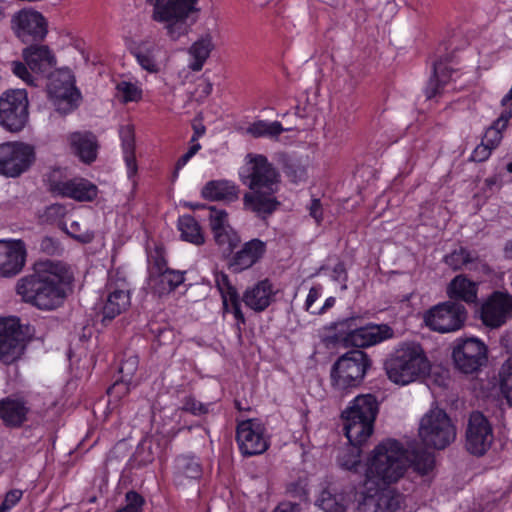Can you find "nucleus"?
<instances>
[{
  "label": "nucleus",
  "mask_w": 512,
  "mask_h": 512,
  "mask_svg": "<svg viewBox=\"0 0 512 512\" xmlns=\"http://www.w3.org/2000/svg\"><path fill=\"white\" fill-rule=\"evenodd\" d=\"M378 413V402L371 394L356 396L342 411L343 430L351 446L341 451L338 461L348 470L362 469L363 489L353 494L358 512H396L406 509L411 501L394 489L381 487L399 481L411 465L418 474L427 475L434 468V455L430 452L410 453L394 439L380 442L371 451L366 462L360 464L359 446L372 435Z\"/></svg>",
  "instance_id": "nucleus-1"
},
{
  "label": "nucleus",
  "mask_w": 512,
  "mask_h": 512,
  "mask_svg": "<svg viewBox=\"0 0 512 512\" xmlns=\"http://www.w3.org/2000/svg\"><path fill=\"white\" fill-rule=\"evenodd\" d=\"M72 279L65 264L42 261L35 265L33 274L17 281L16 292L24 302L40 310H54L64 303Z\"/></svg>",
  "instance_id": "nucleus-2"
},
{
  "label": "nucleus",
  "mask_w": 512,
  "mask_h": 512,
  "mask_svg": "<svg viewBox=\"0 0 512 512\" xmlns=\"http://www.w3.org/2000/svg\"><path fill=\"white\" fill-rule=\"evenodd\" d=\"M239 176L243 184L252 190L243 197L246 210L265 216L277 209L280 204L276 198L281 182L280 174L266 156L247 154Z\"/></svg>",
  "instance_id": "nucleus-3"
},
{
  "label": "nucleus",
  "mask_w": 512,
  "mask_h": 512,
  "mask_svg": "<svg viewBox=\"0 0 512 512\" xmlns=\"http://www.w3.org/2000/svg\"><path fill=\"white\" fill-rule=\"evenodd\" d=\"M384 368L390 381L405 386L427 377L432 364L420 343L406 341L389 355Z\"/></svg>",
  "instance_id": "nucleus-4"
},
{
  "label": "nucleus",
  "mask_w": 512,
  "mask_h": 512,
  "mask_svg": "<svg viewBox=\"0 0 512 512\" xmlns=\"http://www.w3.org/2000/svg\"><path fill=\"white\" fill-rule=\"evenodd\" d=\"M153 6L152 19L163 25L166 36L178 41L198 20V0H146Z\"/></svg>",
  "instance_id": "nucleus-5"
},
{
  "label": "nucleus",
  "mask_w": 512,
  "mask_h": 512,
  "mask_svg": "<svg viewBox=\"0 0 512 512\" xmlns=\"http://www.w3.org/2000/svg\"><path fill=\"white\" fill-rule=\"evenodd\" d=\"M24 63L13 61L11 69L15 76L30 86H38L40 79L53 73L57 64L53 51L46 45L34 44L22 51Z\"/></svg>",
  "instance_id": "nucleus-6"
},
{
  "label": "nucleus",
  "mask_w": 512,
  "mask_h": 512,
  "mask_svg": "<svg viewBox=\"0 0 512 512\" xmlns=\"http://www.w3.org/2000/svg\"><path fill=\"white\" fill-rule=\"evenodd\" d=\"M371 359L361 350H352L339 357L331 369V384L334 390L347 393L364 380Z\"/></svg>",
  "instance_id": "nucleus-7"
},
{
  "label": "nucleus",
  "mask_w": 512,
  "mask_h": 512,
  "mask_svg": "<svg viewBox=\"0 0 512 512\" xmlns=\"http://www.w3.org/2000/svg\"><path fill=\"white\" fill-rule=\"evenodd\" d=\"M418 436L426 447L444 449L455 440L456 429L447 413L436 407L421 417Z\"/></svg>",
  "instance_id": "nucleus-8"
},
{
  "label": "nucleus",
  "mask_w": 512,
  "mask_h": 512,
  "mask_svg": "<svg viewBox=\"0 0 512 512\" xmlns=\"http://www.w3.org/2000/svg\"><path fill=\"white\" fill-rule=\"evenodd\" d=\"M48 100L60 114H69L80 104L81 93L75 85V77L68 68L53 71L46 86Z\"/></svg>",
  "instance_id": "nucleus-9"
},
{
  "label": "nucleus",
  "mask_w": 512,
  "mask_h": 512,
  "mask_svg": "<svg viewBox=\"0 0 512 512\" xmlns=\"http://www.w3.org/2000/svg\"><path fill=\"white\" fill-rule=\"evenodd\" d=\"M36 160L32 144L11 141L0 144V175L16 178L27 172Z\"/></svg>",
  "instance_id": "nucleus-10"
},
{
  "label": "nucleus",
  "mask_w": 512,
  "mask_h": 512,
  "mask_svg": "<svg viewBox=\"0 0 512 512\" xmlns=\"http://www.w3.org/2000/svg\"><path fill=\"white\" fill-rule=\"evenodd\" d=\"M28 97L24 89L10 90L0 97V125L10 131H21L28 122Z\"/></svg>",
  "instance_id": "nucleus-11"
},
{
  "label": "nucleus",
  "mask_w": 512,
  "mask_h": 512,
  "mask_svg": "<svg viewBox=\"0 0 512 512\" xmlns=\"http://www.w3.org/2000/svg\"><path fill=\"white\" fill-rule=\"evenodd\" d=\"M466 317L467 312L463 305L446 301L429 309L424 314V322L433 331L449 333L460 330Z\"/></svg>",
  "instance_id": "nucleus-12"
},
{
  "label": "nucleus",
  "mask_w": 512,
  "mask_h": 512,
  "mask_svg": "<svg viewBox=\"0 0 512 512\" xmlns=\"http://www.w3.org/2000/svg\"><path fill=\"white\" fill-rule=\"evenodd\" d=\"M452 358L460 372L472 374L486 363L487 347L476 337L459 338L455 341Z\"/></svg>",
  "instance_id": "nucleus-13"
},
{
  "label": "nucleus",
  "mask_w": 512,
  "mask_h": 512,
  "mask_svg": "<svg viewBox=\"0 0 512 512\" xmlns=\"http://www.w3.org/2000/svg\"><path fill=\"white\" fill-rule=\"evenodd\" d=\"M25 350V333L20 319L15 316L0 318V361L12 363Z\"/></svg>",
  "instance_id": "nucleus-14"
},
{
  "label": "nucleus",
  "mask_w": 512,
  "mask_h": 512,
  "mask_svg": "<svg viewBox=\"0 0 512 512\" xmlns=\"http://www.w3.org/2000/svg\"><path fill=\"white\" fill-rule=\"evenodd\" d=\"M58 171L53 172L48 178L49 190L61 197L70 198L77 202H91L98 195L95 184L82 177L72 179H57Z\"/></svg>",
  "instance_id": "nucleus-15"
},
{
  "label": "nucleus",
  "mask_w": 512,
  "mask_h": 512,
  "mask_svg": "<svg viewBox=\"0 0 512 512\" xmlns=\"http://www.w3.org/2000/svg\"><path fill=\"white\" fill-rule=\"evenodd\" d=\"M236 440L244 456L262 454L269 447L264 425L257 419H248L239 423Z\"/></svg>",
  "instance_id": "nucleus-16"
},
{
  "label": "nucleus",
  "mask_w": 512,
  "mask_h": 512,
  "mask_svg": "<svg viewBox=\"0 0 512 512\" xmlns=\"http://www.w3.org/2000/svg\"><path fill=\"white\" fill-rule=\"evenodd\" d=\"M494 439L493 430L488 419L480 412H473L469 417L466 431V448L476 456L484 455Z\"/></svg>",
  "instance_id": "nucleus-17"
},
{
  "label": "nucleus",
  "mask_w": 512,
  "mask_h": 512,
  "mask_svg": "<svg viewBox=\"0 0 512 512\" xmlns=\"http://www.w3.org/2000/svg\"><path fill=\"white\" fill-rule=\"evenodd\" d=\"M11 27L22 42L43 39L47 34L46 19L40 12L33 9H22L15 13L11 20Z\"/></svg>",
  "instance_id": "nucleus-18"
},
{
  "label": "nucleus",
  "mask_w": 512,
  "mask_h": 512,
  "mask_svg": "<svg viewBox=\"0 0 512 512\" xmlns=\"http://www.w3.org/2000/svg\"><path fill=\"white\" fill-rule=\"evenodd\" d=\"M27 258L25 243L20 239L0 240V277L11 278L24 268Z\"/></svg>",
  "instance_id": "nucleus-19"
},
{
  "label": "nucleus",
  "mask_w": 512,
  "mask_h": 512,
  "mask_svg": "<svg viewBox=\"0 0 512 512\" xmlns=\"http://www.w3.org/2000/svg\"><path fill=\"white\" fill-rule=\"evenodd\" d=\"M512 316V296L505 292H494L481 307V319L491 328L504 324Z\"/></svg>",
  "instance_id": "nucleus-20"
},
{
  "label": "nucleus",
  "mask_w": 512,
  "mask_h": 512,
  "mask_svg": "<svg viewBox=\"0 0 512 512\" xmlns=\"http://www.w3.org/2000/svg\"><path fill=\"white\" fill-rule=\"evenodd\" d=\"M394 337V330L388 324L368 323L346 334L345 342L357 348H368Z\"/></svg>",
  "instance_id": "nucleus-21"
},
{
  "label": "nucleus",
  "mask_w": 512,
  "mask_h": 512,
  "mask_svg": "<svg viewBox=\"0 0 512 512\" xmlns=\"http://www.w3.org/2000/svg\"><path fill=\"white\" fill-rule=\"evenodd\" d=\"M106 289L107 298L102 312L104 319L112 320L130 306V288L125 279L113 281L110 277L107 282Z\"/></svg>",
  "instance_id": "nucleus-22"
},
{
  "label": "nucleus",
  "mask_w": 512,
  "mask_h": 512,
  "mask_svg": "<svg viewBox=\"0 0 512 512\" xmlns=\"http://www.w3.org/2000/svg\"><path fill=\"white\" fill-rule=\"evenodd\" d=\"M266 243L252 239L243 244L228 260V267L234 273H240L255 265L265 254Z\"/></svg>",
  "instance_id": "nucleus-23"
},
{
  "label": "nucleus",
  "mask_w": 512,
  "mask_h": 512,
  "mask_svg": "<svg viewBox=\"0 0 512 512\" xmlns=\"http://www.w3.org/2000/svg\"><path fill=\"white\" fill-rule=\"evenodd\" d=\"M277 292L269 279H263L248 287L243 293L242 300L254 312H263L274 302Z\"/></svg>",
  "instance_id": "nucleus-24"
},
{
  "label": "nucleus",
  "mask_w": 512,
  "mask_h": 512,
  "mask_svg": "<svg viewBox=\"0 0 512 512\" xmlns=\"http://www.w3.org/2000/svg\"><path fill=\"white\" fill-rule=\"evenodd\" d=\"M215 283L222 298L223 312L231 313L238 325L245 324V316L241 309L239 294L230 283L228 275L223 272L216 273Z\"/></svg>",
  "instance_id": "nucleus-25"
},
{
  "label": "nucleus",
  "mask_w": 512,
  "mask_h": 512,
  "mask_svg": "<svg viewBox=\"0 0 512 512\" xmlns=\"http://www.w3.org/2000/svg\"><path fill=\"white\" fill-rule=\"evenodd\" d=\"M71 151L85 164L93 163L98 155L97 137L88 131H76L67 136Z\"/></svg>",
  "instance_id": "nucleus-26"
},
{
  "label": "nucleus",
  "mask_w": 512,
  "mask_h": 512,
  "mask_svg": "<svg viewBox=\"0 0 512 512\" xmlns=\"http://www.w3.org/2000/svg\"><path fill=\"white\" fill-rule=\"evenodd\" d=\"M118 134L121 142L123 160L125 162L127 177L133 183L138 172L136 161L135 126L132 123H125L119 126Z\"/></svg>",
  "instance_id": "nucleus-27"
},
{
  "label": "nucleus",
  "mask_w": 512,
  "mask_h": 512,
  "mask_svg": "<svg viewBox=\"0 0 512 512\" xmlns=\"http://www.w3.org/2000/svg\"><path fill=\"white\" fill-rule=\"evenodd\" d=\"M213 37L210 33L201 35L187 49L188 68L193 72H200L212 51L214 50Z\"/></svg>",
  "instance_id": "nucleus-28"
},
{
  "label": "nucleus",
  "mask_w": 512,
  "mask_h": 512,
  "mask_svg": "<svg viewBox=\"0 0 512 512\" xmlns=\"http://www.w3.org/2000/svg\"><path fill=\"white\" fill-rule=\"evenodd\" d=\"M335 488L328 486L323 489L316 501V505L324 512H351L354 509L352 491L344 494H336Z\"/></svg>",
  "instance_id": "nucleus-29"
},
{
  "label": "nucleus",
  "mask_w": 512,
  "mask_h": 512,
  "mask_svg": "<svg viewBox=\"0 0 512 512\" xmlns=\"http://www.w3.org/2000/svg\"><path fill=\"white\" fill-rule=\"evenodd\" d=\"M238 193V186L226 179L208 181L201 189L202 198L209 201L232 202L238 198Z\"/></svg>",
  "instance_id": "nucleus-30"
},
{
  "label": "nucleus",
  "mask_w": 512,
  "mask_h": 512,
  "mask_svg": "<svg viewBox=\"0 0 512 512\" xmlns=\"http://www.w3.org/2000/svg\"><path fill=\"white\" fill-rule=\"evenodd\" d=\"M478 284L464 275H457L447 287V295L451 299L461 300L468 304L477 301Z\"/></svg>",
  "instance_id": "nucleus-31"
},
{
  "label": "nucleus",
  "mask_w": 512,
  "mask_h": 512,
  "mask_svg": "<svg viewBox=\"0 0 512 512\" xmlns=\"http://www.w3.org/2000/svg\"><path fill=\"white\" fill-rule=\"evenodd\" d=\"M28 408L19 399L7 398L0 401V418L8 426H19L25 419Z\"/></svg>",
  "instance_id": "nucleus-32"
},
{
  "label": "nucleus",
  "mask_w": 512,
  "mask_h": 512,
  "mask_svg": "<svg viewBox=\"0 0 512 512\" xmlns=\"http://www.w3.org/2000/svg\"><path fill=\"white\" fill-rule=\"evenodd\" d=\"M160 47L155 44H142L133 51V56L142 70L150 74H157L161 70L158 59Z\"/></svg>",
  "instance_id": "nucleus-33"
},
{
  "label": "nucleus",
  "mask_w": 512,
  "mask_h": 512,
  "mask_svg": "<svg viewBox=\"0 0 512 512\" xmlns=\"http://www.w3.org/2000/svg\"><path fill=\"white\" fill-rule=\"evenodd\" d=\"M115 90L117 99L123 104L138 103L144 95L142 84L133 78L120 80L117 82Z\"/></svg>",
  "instance_id": "nucleus-34"
},
{
  "label": "nucleus",
  "mask_w": 512,
  "mask_h": 512,
  "mask_svg": "<svg viewBox=\"0 0 512 512\" xmlns=\"http://www.w3.org/2000/svg\"><path fill=\"white\" fill-rule=\"evenodd\" d=\"M279 121L256 120L246 128V134L254 138L277 139L282 132L289 131Z\"/></svg>",
  "instance_id": "nucleus-35"
},
{
  "label": "nucleus",
  "mask_w": 512,
  "mask_h": 512,
  "mask_svg": "<svg viewBox=\"0 0 512 512\" xmlns=\"http://www.w3.org/2000/svg\"><path fill=\"white\" fill-rule=\"evenodd\" d=\"M178 230L184 241L195 245L204 243V236L198 222L191 215H183L178 219Z\"/></svg>",
  "instance_id": "nucleus-36"
},
{
  "label": "nucleus",
  "mask_w": 512,
  "mask_h": 512,
  "mask_svg": "<svg viewBox=\"0 0 512 512\" xmlns=\"http://www.w3.org/2000/svg\"><path fill=\"white\" fill-rule=\"evenodd\" d=\"M152 278L159 285L157 289L159 294L169 293L173 291L185 280L183 272L171 270L168 268H166L165 270L159 268V274L157 275V277L152 276Z\"/></svg>",
  "instance_id": "nucleus-37"
},
{
  "label": "nucleus",
  "mask_w": 512,
  "mask_h": 512,
  "mask_svg": "<svg viewBox=\"0 0 512 512\" xmlns=\"http://www.w3.org/2000/svg\"><path fill=\"white\" fill-rule=\"evenodd\" d=\"M138 367V359L135 356L127 358L120 366L121 379L117 381L113 387L109 390L110 393L120 392L122 390H128L132 384V377L135 374Z\"/></svg>",
  "instance_id": "nucleus-38"
},
{
  "label": "nucleus",
  "mask_w": 512,
  "mask_h": 512,
  "mask_svg": "<svg viewBox=\"0 0 512 512\" xmlns=\"http://www.w3.org/2000/svg\"><path fill=\"white\" fill-rule=\"evenodd\" d=\"M177 475L188 479H198L202 474V468L198 459L194 456H180L176 459Z\"/></svg>",
  "instance_id": "nucleus-39"
},
{
  "label": "nucleus",
  "mask_w": 512,
  "mask_h": 512,
  "mask_svg": "<svg viewBox=\"0 0 512 512\" xmlns=\"http://www.w3.org/2000/svg\"><path fill=\"white\" fill-rule=\"evenodd\" d=\"M499 387L503 398L512 407V357L508 358L500 368Z\"/></svg>",
  "instance_id": "nucleus-40"
},
{
  "label": "nucleus",
  "mask_w": 512,
  "mask_h": 512,
  "mask_svg": "<svg viewBox=\"0 0 512 512\" xmlns=\"http://www.w3.org/2000/svg\"><path fill=\"white\" fill-rule=\"evenodd\" d=\"M213 235L217 245L224 251H232L240 242L239 235L231 226L220 229Z\"/></svg>",
  "instance_id": "nucleus-41"
},
{
  "label": "nucleus",
  "mask_w": 512,
  "mask_h": 512,
  "mask_svg": "<svg viewBox=\"0 0 512 512\" xmlns=\"http://www.w3.org/2000/svg\"><path fill=\"white\" fill-rule=\"evenodd\" d=\"M472 260L470 252L463 247L455 249L444 257V262L453 270L461 269L464 265L472 262Z\"/></svg>",
  "instance_id": "nucleus-42"
},
{
  "label": "nucleus",
  "mask_w": 512,
  "mask_h": 512,
  "mask_svg": "<svg viewBox=\"0 0 512 512\" xmlns=\"http://www.w3.org/2000/svg\"><path fill=\"white\" fill-rule=\"evenodd\" d=\"M286 176L294 183H299L307 178V168L299 161H290L284 167Z\"/></svg>",
  "instance_id": "nucleus-43"
},
{
  "label": "nucleus",
  "mask_w": 512,
  "mask_h": 512,
  "mask_svg": "<svg viewBox=\"0 0 512 512\" xmlns=\"http://www.w3.org/2000/svg\"><path fill=\"white\" fill-rule=\"evenodd\" d=\"M209 222L213 233L230 226L228 223L227 212L223 209H216L214 207H210Z\"/></svg>",
  "instance_id": "nucleus-44"
},
{
  "label": "nucleus",
  "mask_w": 512,
  "mask_h": 512,
  "mask_svg": "<svg viewBox=\"0 0 512 512\" xmlns=\"http://www.w3.org/2000/svg\"><path fill=\"white\" fill-rule=\"evenodd\" d=\"M505 128H500L496 126L493 122L485 131L484 137L482 139L485 144L489 145L490 148H497L503 139V132Z\"/></svg>",
  "instance_id": "nucleus-45"
},
{
  "label": "nucleus",
  "mask_w": 512,
  "mask_h": 512,
  "mask_svg": "<svg viewBox=\"0 0 512 512\" xmlns=\"http://www.w3.org/2000/svg\"><path fill=\"white\" fill-rule=\"evenodd\" d=\"M125 506L119 512H143L144 498L135 491H129L125 496Z\"/></svg>",
  "instance_id": "nucleus-46"
},
{
  "label": "nucleus",
  "mask_w": 512,
  "mask_h": 512,
  "mask_svg": "<svg viewBox=\"0 0 512 512\" xmlns=\"http://www.w3.org/2000/svg\"><path fill=\"white\" fill-rule=\"evenodd\" d=\"M502 110L495 121L496 126L500 128H507L509 121L512 118V97L507 99V94L501 100Z\"/></svg>",
  "instance_id": "nucleus-47"
},
{
  "label": "nucleus",
  "mask_w": 512,
  "mask_h": 512,
  "mask_svg": "<svg viewBox=\"0 0 512 512\" xmlns=\"http://www.w3.org/2000/svg\"><path fill=\"white\" fill-rule=\"evenodd\" d=\"M182 410L195 416H200L208 412L209 406L198 401L193 396H187L182 401Z\"/></svg>",
  "instance_id": "nucleus-48"
},
{
  "label": "nucleus",
  "mask_w": 512,
  "mask_h": 512,
  "mask_svg": "<svg viewBox=\"0 0 512 512\" xmlns=\"http://www.w3.org/2000/svg\"><path fill=\"white\" fill-rule=\"evenodd\" d=\"M65 231L68 235L81 243H89L93 239V233L88 230L82 231L78 221H72L69 226L65 227Z\"/></svg>",
  "instance_id": "nucleus-49"
},
{
  "label": "nucleus",
  "mask_w": 512,
  "mask_h": 512,
  "mask_svg": "<svg viewBox=\"0 0 512 512\" xmlns=\"http://www.w3.org/2000/svg\"><path fill=\"white\" fill-rule=\"evenodd\" d=\"M66 209L61 204H52L45 208L40 216L43 222L53 223L65 215Z\"/></svg>",
  "instance_id": "nucleus-50"
},
{
  "label": "nucleus",
  "mask_w": 512,
  "mask_h": 512,
  "mask_svg": "<svg viewBox=\"0 0 512 512\" xmlns=\"http://www.w3.org/2000/svg\"><path fill=\"white\" fill-rule=\"evenodd\" d=\"M441 66L434 67V77L429 81L426 89L427 98H432L440 93L442 85L447 82L440 77Z\"/></svg>",
  "instance_id": "nucleus-51"
},
{
  "label": "nucleus",
  "mask_w": 512,
  "mask_h": 512,
  "mask_svg": "<svg viewBox=\"0 0 512 512\" xmlns=\"http://www.w3.org/2000/svg\"><path fill=\"white\" fill-rule=\"evenodd\" d=\"M23 491L20 489H12L8 491L0 505V508L6 512H9L14 508L22 499Z\"/></svg>",
  "instance_id": "nucleus-52"
},
{
  "label": "nucleus",
  "mask_w": 512,
  "mask_h": 512,
  "mask_svg": "<svg viewBox=\"0 0 512 512\" xmlns=\"http://www.w3.org/2000/svg\"><path fill=\"white\" fill-rule=\"evenodd\" d=\"M493 150V148H490L489 145L481 141V143L472 151L471 159L475 162H483L491 156Z\"/></svg>",
  "instance_id": "nucleus-53"
},
{
  "label": "nucleus",
  "mask_w": 512,
  "mask_h": 512,
  "mask_svg": "<svg viewBox=\"0 0 512 512\" xmlns=\"http://www.w3.org/2000/svg\"><path fill=\"white\" fill-rule=\"evenodd\" d=\"M321 296L320 288L312 287L310 288L306 301H305V309L306 311H310L313 304L319 299Z\"/></svg>",
  "instance_id": "nucleus-54"
},
{
  "label": "nucleus",
  "mask_w": 512,
  "mask_h": 512,
  "mask_svg": "<svg viewBox=\"0 0 512 512\" xmlns=\"http://www.w3.org/2000/svg\"><path fill=\"white\" fill-rule=\"evenodd\" d=\"M310 215L316 220V222H320L322 220V207L319 199H313L311 201L309 207Z\"/></svg>",
  "instance_id": "nucleus-55"
},
{
  "label": "nucleus",
  "mask_w": 512,
  "mask_h": 512,
  "mask_svg": "<svg viewBox=\"0 0 512 512\" xmlns=\"http://www.w3.org/2000/svg\"><path fill=\"white\" fill-rule=\"evenodd\" d=\"M273 512H300V506L292 502H282Z\"/></svg>",
  "instance_id": "nucleus-56"
},
{
  "label": "nucleus",
  "mask_w": 512,
  "mask_h": 512,
  "mask_svg": "<svg viewBox=\"0 0 512 512\" xmlns=\"http://www.w3.org/2000/svg\"><path fill=\"white\" fill-rule=\"evenodd\" d=\"M191 158L192 156H190L188 152H186L177 160L175 165L174 178L178 177L180 170L185 167V165L190 161Z\"/></svg>",
  "instance_id": "nucleus-57"
},
{
  "label": "nucleus",
  "mask_w": 512,
  "mask_h": 512,
  "mask_svg": "<svg viewBox=\"0 0 512 512\" xmlns=\"http://www.w3.org/2000/svg\"><path fill=\"white\" fill-rule=\"evenodd\" d=\"M335 276V280L337 281H342V282H346L347 280V274H346V270H345V267L342 263H339L337 264L335 267H334V270H333Z\"/></svg>",
  "instance_id": "nucleus-58"
},
{
  "label": "nucleus",
  "mask_w": 512,
  "mask_h": 512,
  "mask_svg": "<svg viewBox=\"0 0 512 512\" xmlns=\"http://www.w3.org/2000/svg\"><path fill=\"white\" fill-rule=\"evenodd\" d=\"M335 302H336V299L335 297H328L323 306L320 308V310L317 312V314H323L325 313L328 309H330L331 307H333L335 305Z\"/></svg>",
  "instance_id": "nucleus-59"
},
{
  "label": "nucleus",
  "mask_w": 512,
  "mask_h": 512,
  "mask_svg": "<svg viewBox=\"0 0 512 512\" xmlns=\"http://www.w3.org/2000/svg\"><path fill=\"white\" fill-rule=\"evenodd\" d=\"M200 149H201V145L199 142H191V146L187 152L190 156L193 157Z\"/></svg>",
  "instance_id": "nucleus-60"
},
{
  "label": "nucleus",
  "mask_w": 512,
  "mask_h": 512,
  "mask_svg": "<svg viewBox=\"0 0 512 512\" xmlns=\"http://www.w3.org/2000/svg\"><path fill=\"white\" fill-rule=\"evenodd\" d=\"M7 18V8L5 2L0 0V23L6 20Z\"/></svg>",
  "instance_id": "nucleus-61"
},
{
  "label": "nucleus",
  "mask_w": 512,
  "mask_h": 512,
  "mask_svg": "<svg viewBox=\"0 0 512 512\" xmlns=\"http://www.w3.org/2000/svg\"><path fill=\"white\" fill-rule=\"evenodd\" d=\"M213 90V85L211 82L207 81L202 85V93L206 97L211 94Z\"/></svg>",
  "instance_id": "nucleus-62"
},
{
  "label": "nucleus",
  "mask_w": 512,
  "mask_h": 512,
  "mask_svg": "<svg viewBox=\"0 0 512 512\" xmlns=\"http://www.w3.org/2000/svg\"><path fill=\"white\" fill-rule=\"evenodd\" d=\"M506 258L512 259V240L508 241L504 248Z\"/></svg>",
  "instance_id": "nucleus-63"
},
{
  "label": "nucleus",
  "mask_w": 512,
  "mask_h": 512,
  "mask_svg": "<svg viewBox=\"0 0 512 512\" xmlns=\"http://www.w3.org/2000/svg\"><path fill=\"white\" fill-rule=\"evenodd\" d=\"M205 129L202 127L201 129H195L194 135L191 138V142H198L199 137H201L204 133Z\"/></svg>",
  "instance_id": "nucleus-64"
}]
</instances>
